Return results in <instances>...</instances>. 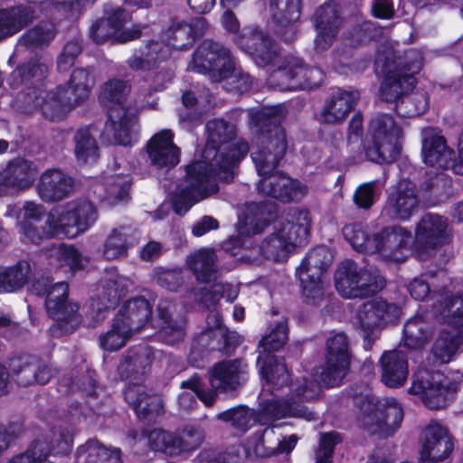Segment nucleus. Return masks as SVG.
<instances>
[{"mask_svg": "<svg viewBox=\"0 0 463 463\" xmlns=\"http://www.w3.org/2000/svg\"><path fill=\"white\" fill-rule=\"evenodd\" d=\"M257 188L260 193L284 203L298 202L307 194L305 185L279 172L261 178Z\"/></svg>", "mask_w": 463, "mask_h": 463, "instance_id": "nucleus-24", "label": "nucleus"}, {"mask_svg": "<svg viewBox=\"0 0 463 463\" xmlns=\"http://www.w3.org/2000/svg\"><path fill=\"white\" fill-rule=\"evenodd\" d=\"M217 256L215 251L209 249L199 250L187 259V265L197 280L211 282L218 275Z\"/></svg>", "mask_w": 463, "mask_h": 463, "instance_id": "nucleus-38", "label": "nucleus"}, {"mask_svg": "<svg viewBox=\"0 0 463 463\" xmlns=\"http://www.w3.org/2000/svg\"><path fill=\"white\" fill-rule=\"evenodd\" d=\"M400 313V308L395 304L388 303L382 298L367 301L360 307L356 320L366 348H371L378 337L376 329L395 322Z\"/></svg>", "mask_w": 463, "mask_h": 463, "instance_id": "nucleus-14", "label": "nucleus"}, {"mask_svg": "<svg viewBox=\"0 0 463 463\" xmlns=\"http://www.w3.org/2000/svg\"><path fill=\"white\" fill-rule=\"evenodd\" d=\"M460 344L461 337L458 332L441 331L431 348L433 365L437 366L449 363Z\"/></svg>", "mask_w": 463, "mask_h": 463, "instance_id": "nucleus-42", "label": "nucleus"}, {"mask_svg": "<svg viewBox=\"0 0 463 463\" xmlns=\"http://www.w3.org/2000/svg\"><path fill=\"white\" fill-rule=\"evenodd\" d=\"M73 151L77 162L89 164L99 157V148L96 138L88 128H79L73 136Z\"/></svg>", "mask_w": 463, "mask_h": 463, "instance_id": "nucleus-43", "label": "nucleus"}, {"mask_svg": "<svg viewBox=\"0 0 463 463\" xmlns=\"http://www.w3.org/2000/svg\"><path fill=\"white\" fill-rule=\"evenodd\" d=\"M419 463H451L454 440L447 427L431 420L419 439Z\"/></svg>", "mask_w": 463, "mask_h": 463, "instance_id": "nucleus-15", "label": "nucleus"}, {"mask_svg": "<svg viewBox=\"0 0 463 463\" xmlns=\"http://www.w3.org/2000/svg\"><path fill=\"white\" fill-rule=\"evenodd\" d=\"M20 232L24 241L39 244L46 239L62 236L53 210L47 215L44 225H37V222H20Z\"/></svg>", "mask_w": 463, "mask_h": 463, "instance_id": "nucleus-40", "label": "nucleus"}, {"mask_svg": "<svg viewBox=\"0 0 463 463\" xmlns=\"http://www.w3.org/2000/svg\"><path fill=\"white\" fill-rule=\"evenodd\" d=\"M36 173V165L32 161L15 158L4 169L1 179L5 186L25 190L33 185Z\"/></svg>", "mask_w": 463, "mask_h": 463, "instance_id": "nucleus-32", "label": "nucleus"}, {"mask_svg": "<svg viewBox=\"0 0 463 463\" xmlns=\"http://www.w3.org/2000/svg\"><path fill=\"white\" fill-rule=\"evenodd\" d=\"M312 22L317 31L315 50L317 52H325L333 44L342 24L337 4L330 1L319 6L312 17Z\"/></svg>", "mask_w": 463, "mask_h": 463, "instance_id": "nucleus-20", "label": "nucleus"}, {"mask_svg": "<svg viewBox=\"0 0 463 463\" xmlns=\"http://www.w3.org/2000/svg\"><path fill=\"white\" fill-rule=\"evenodd\" d=\"M261 413L269 420H279L285 417L304 418L307 420L316 419L313 411L292 399L269 400L261 403Z\"/></svg>", "mask_w": 463, "mask_h": 463, "instance_id": "nucleus-34", "label": "nucleus"}, {"mask_svg": "<svg viewBox=\"0 0 463 463\" xmlns=\"http://www.w3.org/2000/svg\"><path fill=\"white\" fill-rule=\"evenodd\" d=\"M453 232L449 220L439 214L425 213L414 231V251L420 260L430 257L452 241Z\"/></svg>", "mask_w": 463, "mask_h": 463, "instance_id": "nucleus-10", "label": "nucleus"}, {"mask_svg": "<svg viewBox=\"0 0 463 463\" xmlns=\"http://www.w3.org/2000/svg\"><path fill=\"white\" fill-rule=\"evenodd\" d=\"M216 419L230 423L232 428L245 432L253 420V411L246 406H238L218 413Z\"/></svg>", "mask_w": 463, "mask_h": 463, "instance_id": "nucleus-54", "label": "nucleus"}, {"mask_svg": "<svg viewBox=\"0 0 463 463\" xmlns=\"http://www.w3.org/2000/svg\"><path fill=\"white\" fill-rule=\"evenodd\" d=\"M374 65L375 72L384 77L380 88L382 99L395 102L414 88V74L420 70L421 61L418 56H397L392 47L383 46L377 52Z\"/></svg>", "mask_w": 463, "mask_h": 463, "instance_id": "nucleus-2", "label": "nucleus"}, {"mask_svg": "<svg viewBox=\"0 0 463 463\" xmlns=\"http://www.w3.org/2000/svg\"><path fill=\"white\" fill-rule=\"evenodd\" d=\"M359 410V426L379 439L393 435L403 420L402 408L394 399L367 395L361 399Z\"/></svg>", "mask_w": 463, "mask_h": 463, "instance_id": "nucleus-5", "label": "nucleus"}, {"mask_svg": "<svg viewBox=\"0 0 463 463\" xmlns=\"http://www.w3.org/2000/svg\"><path fill=\"white\" fill-rule=\"evenodd\" d=\"M247 46L260 65L272 63L278 57L272 40L262 32H255L247 38Z\"/></svg>", "mask_w": 463, "mask_h": 463, "instance_id": "nucleus-46", "label": "nucleus"}, {"mask_svg": "<svg viewBox=\"0 0 463 463\" xmlns=\"http://www.w3.org/2000/svg\"><path fill=\"white\" fill-rule=\"evenodd\" d=\"M30 265L26 261H19L14 266L0 267V294L11 293L23 288L27 282Z\"/></svg>", "mask_w": 463, "mask_h": 463, "instance_id": "nucleus-45", "label": "nucleus"}, {"mask_svg": "<svg viewBox=\"0 0 463 463\" xmlns=\"http://www.w3.org/2000/svg\"><path fill=\"white\" fill-rule=\"evenodd\" d=\"M381 381L390 388H399L407 381L409 365L407 354L402 350L385 351L379 361Z\"/></svg>", "mask_w": 463, "mask_h": 463, "instance_id": "nucleus-29", "label": "nucleus"}, {"mask_svg": "<svg viewBox=\"0 0 463 463\" xmlns=\"http://www.w3.org/2000/svg\"><path fill=\"white\" fill-rule=\"evenodd\" d=\"M54 36L52 25H37L24 34L19 43L28 48L40 47L49 44Z\"/></svg>", "mask_w": 463, "mask_h": 463, "instance_id": "nucleus-60", "label": "nucleus"}, {"mask_svg": "<svg viewBox=\"0 0 463 463\" xmlns=\"http://www.w3.org/2000/svg\"><path fill=\"white\" fill-rule=\"evenodd\" d=\"M309 212L295 210L261 242V254L273 261H284L297 245L307 241L310 228Z\"/></svg>", "mask_w": 463, "mask_h": 463, "instance_id": "nucleus-4", "label": "nucleus"}, {"mask_svg": "<svg viewBox=\"0 0 463 463\" xmlns=\"http://www.w3.org/2000/svg\"><path fill=\"white\" fill-rule=\"evenodd\" d=\"M11 373L18 385L45 384L52 376L51 368L34 356L24 355L10 363Z\"/></svg>", "mask_w": 463, "mask_h": 463, "instance_id": "nucleus-26", "label": "nucleus"}, {"mask_svg": "<svg viewBox=\"0 0 463 463\" xmlns=\"http://www.w3.org/2000/svg\"><path fill=\"white\" fill-rule=\"evenodd\" d=\"M458 389V384L439 371L420 369L413 375L410 392L420 395L428 408L438 410L446 405L448 396Z\"/></svg>", "mask_w": 463, "mask_h": 463, "instance_id": "nucleus-13", "label": "nucleus"}, {"mask_svg": "<svg viewBox=\"0 0 463 463\" xmlns=\"http://www.w3.org/2000/svg\"><path fill=\"white\" fill-rule=\"evenodd\" d=\"M408 108V110L403 111V115L407 117L419 116L429 108V98L425 92H417L410 97H405L401 100V104H396V109L399 113H402V108Z\"/></svg>", "mask_w": 463, "mask_h": 463, "instance_id": "nucleus-62", "label": "nucleus"}, {"mask_svg": "<svg viewBox=\"0 0 463 463\" xmlns=\"http://www.w3.org/2000/svg\"><path fill=\"white\" fill-rule=\"evenodd\" d=\"M350 364L349 339L343 332L332 333L326 343V361L320 373V383L326 387L338 385Z\"/></svg>", "mask_w": 463, "mask_h": 463, "instance_id": "nucleus-16", "label": "nucleus"}, {"mask_svg": "<svg viewBox=\"0 0 463 463\" xmlns=\"http://www.w3.org/2000/svg\"><path fill=\"white\" fill-rule=\"evenodd\" d=\"M68 296L69 286L65 282L56 283L47 290L45 307L48 315L56 322L52 327L56 335L72 333L82 321L78 303L69 300Z\"/></svg>", "mask_w": 463, "mask_h": 463, "instance_id": "nucleus-11", "label": "nucleus"}, {"mask_svg": "<svg viewBox=\"0 0 463 463\" xmlns=\"http://www.w3.org/2000/svg\"><path fill=\"white\" fill-rule=\"evenodd\" d=\"M298 60L293 59L287 65L279 67L278 71L271 75L273 80L278 82L280 90H296L299 72H298Z\"/></svg>", "mask_w": 463, "mask_h": 463, "instance_id": "nucleus-61", "label": "nucleus"}, {"mask_svg": "<svg viewBox=\"0 0 463 463\" xmlns=\"http://www.w3.org/2000/svg\"><path fill=\"white\" fill-rule=\"evenodd\" d=\"M131 285V281L119 275L116 269H111L105 271L96 288L97 299H91L90 310L87 313L92 326H96L105 319V313L126 296Z\"/></svg>", "mask_w": 463, "mask_h": 463, "instance_id": "nucleus-12", "label": "nucleus"}, {"mask_svg": "<svg viewBox=\"0 0 463 463\" xmlns=\"http://www.w3.org/2000/svg\"><path fill=\"white\" fill-rule=\"evenodd\" d=\"M342 441L341 436L336 431L320 434L319 449L316 453V463H332L335 447Z\"/></svg>", "mask_w": 463, "mask_h": 463, "instance_id": "nucleus-64", "label": "nucleus"}, {"mask_svg": "<svg viewBox=\"0 0 463 463\" xmlns=\"http://www.w3.org/2000/svg\"><path fill=\"white\" fill-rule=\"evenodd\" d=\"M410 238L411 232L402 226L386 227L374 235L373 252H379L383 257L397 261L402 260V250L406 249Z\"/></svg>", "mask_w": 463, "mask_h": 463, "instance_id": "nucleus-27", "label": "nucleus"}, {"mask_svg": "<svg viewBox=\"0 0 463 463\" xmlns=\"http://www.w3.org/2000/svg\"><path fill=\"white\" fill-rule=\"evenodd\" d=\"M62 236L74 238L97 219L94 205L86 200L72 201L52 209Z\"/></svg>", "mask_w": 463, "mask_h": 463, "instance_id": "nucleus-18", "label": "nucleus"}, {"mask_svg": "<svg viewBox=\"0 0 463 463\" xmlns=\"http://www.w3.org/2000/svg\"><path fill=\"white\" fill-rule=\"evenodd\" d=\"M124 395L139 418L158 416L163 412L162 398L157 394L146 393L142 386H128Z\"/></svg>", "mask_w": 463, "mask_h": 463, "instance_id": "nucleus-33", "label": "nucleus"}, {"mask_svg": "<svg viewBox=\"0 0 463 463\" xmlns=\"http://www.w3.org/2000/svg\"><path fill=\"white\" fill-rule=\"evenodd\" d=\"M35 18V11L32 6H16L0 10V41L11 36Z\"/></svg>", "mask_w": 463, "mask_h": 463, "instance_id": "nucleus-37", "label": "nucleus"}, {"mask_svg": "<svg viewBox=\"0 0 463 463\" xmlns=\"http://www.w3.org/2000/svg\"><path fill=\"white\" fill-rule=\"evenodd\" d=\"M369 132L372 140L364 147L368 160L379 164L395 161L401 153L402 130L394 118L388 114L375 115L370 121Z\"/></svg>", "mask_w": 463, "mask_h": 463, "instance_id": "nucleus-8", "label": "nucleus"}, {"mask_svg": "<svg viewBox=\"0 0 463 463\" xmlns=\"http://www.w3.org/2000/svg\"><path fill=\"white\" fill-rule=\"evenodd\" d=\"M288 327L286 318L279 321L260 341L259 348H262L263 352L272 353L279 350L288 341Z\"/></svg>", "mask_w": 463, "mask_h": 463, "instance_id": "nucleus-53", "label": "nucleus"}, {"mask_svg": "<svg viewBox=\"0 0 463 463\" xmlns=\"http://www.w3.org/2000/svg\"><path fill=\"white\" fill-rule=\"evenodd\" d=\"M73 441L71 432L62 427L53 428L37 438L33 444L47 459L52 452L65 454L71 450Z\"/></svg>", "mask_w": 463, "mask_h": 463, "instance_id": "nucleus-36", "label": "nucleus"}, {"mask_svg": "<svg viewBox=\"0 0 463 463\" xmlns=\"http://www.w3.org/2000/svg\"><path fill=\"white\" fill-rule=\"evenodd\" d=\"M279 439L276 437L273 430H264L255 433L248 440V450L257 457L267 458L277 453Z\"/></svg>", "mask_w": 463, "mask_h": 463, "instance_id": "nucleus-48", "label": "nucleus"}, {"mask_svg": "<svg viewBox=\"0 0 463 463\" xmlns=\"http://www.w3.org/2000/svg\"><path fill=\"white\" fill-rule=\"evenodd\" d=\"M129 86L121 80H109L103 86L100 99L109 108V121L103 135L110 144L128 146L131 142L132 128L137 122V111L125 105Z\"/></svg>", "mask_w": 463, "mask_h": 463, "instance_id": "nucleus-3", "label": "nucleus"}, {"mask_svg": "<svg viewBox=\"0 0 463 463\" xmlns=\"http://www.w3.org/2000/svg\"><path fill=\"white\" fill-rule=\"evenodd\" d=\"M165 38L174 48L184 49L193 43L191 26L184 21L173 20Z\"/></svg>", "mask_w": 463, "mask_h": 463, "instance_id": "nucleus-56", "label": "nucleus"}, {"mask_svg": "<svg viewBox=\"0 0 463 463\" xmlns=\"http://www.w3.org/2000/svg\"><path fill=\"white\" fill-rule=\"evenodd\" d=\"M261 360H263V364L260 367V373L270 388L279 390L288 384L289 373L284 358L271 354L265 356L260 354L258 363Z\"/></svg>", "mask_w": 463, "mask_h": 463, "instance_id": "nucleus-39", "label": "nucleus"}, {"mask_svg": "<svg viewBox=\"0 0 463 463\" xmlns=\"http://www.w3.org/2000/svg\"><path fill=\"white\" fill-rule=\"evenodd\" d=\"M106 195L104 200L109 205H116L127 199L130 187L127 176L113 175L105 183Z\"/></svg>", "mask_w": 463, "mask_h": 463, "instance_id": "nucleus-57", "label": "nucleus"}, {"mask_svg": "<svg viewBox=\"0 0 463 463\" xmlns=\"http://www.w3.org/2000/svg\"><path fill=\"white\" fill-rule=\"evenodd\" d=\"M207 143L203 160L186 166V177L177 186L173 202L176 213H185L195 203L215 194V179L229 183L234 177V168L248 153L249 146L235 140L234 125L223 119L207 122Z\"/></svg>", "mask_w": 463, "mask_h": 463, "instance_id": "nucleus-1", "label": "nucleus"}, {"mask_svg": "<svg viewBox=\"0 0 463 463\" xmlns=\"http://www.w3.org/2000/svg\"><path fill=\"white\" fill-rule=\"evenodd\" d=\"M151 315L152 307L148 300L137 297L124 303L114 318L133 336L144 328Z\"/></svg>", "mask_w": 463, "mask_h": 463, "instance_id": "nucleus-28", "label": "nucleus"}, {"mask_svg": "<svg viewBox=\"0 0 463 463\" xmlns=\"http://www.w3.org/2000/svg\"><path fill=\"white\" fill-rule=\"evenodd\" d=\"M420 197L415 184L401 180L389 194L384 211L392 218L408 220L418 212Z\"/></svg>", "mask_w": 463, "mask_h": 463, "instance_id": "nucleus-22", "label": "nucleus"}, {"mask_svg": "<svg viewBox=\"0 0 463 463\" xmlns=\"http://www.w3.org/2000/svg\"><path fill=\"white\" fill-rule=\"evenodd\" d=\"M433 335V328L422 317L415 316L406 321L403 326L405 346L411 349L423 347Z\"/></svg>", "mask_w": 463, "mask_h": 463, "instance_id": "nucleus-41", "label": "nucleus"}, {"mask_svg": "<svg viewBox=\"0 0 463 463\" xmlns=\"http://www.w3.org/2000/svg\"><path fill=\"white\" fill-rule=\"evenodd\" d=\"M134 235L130 226L114 228L104 243L103 255L107 260H117L125 257L129 247V240Z\"/></svg>", "mask_w": 463, "mask_h": 463, "instance_id": "nucleus-44", "label": "nucleus"}, {"mask_svg": "<svg viewBox=\"0 0 463 463\" xmlns=\"http://www.w3.org/2000/svg\"><path fill=\"white\" fill-rule=\"evenodd\" d=\"M144 435L147 438L149 447L156 450L169 454L170 456L176 455L175 447V434L165 431L163 429H154L149 430Z\"/></svg>", "mask_w": 463, "mask_h": 463, "instance_id": "nucleus-58", "label": "nucleus"}, {"mask_svg": "<svg viewBox=\"0 0 463 463\" xmlns=\"http://www.w3.org/2000/svg\"><path fill=\"white\" fill-rule=\"evenodd\" d=\"M345 239L358 251L373 252V238L371 239L366 226L361 222L345 225L342 230Z\"/></svg>", "mask_w": 463, "mask_h": 463, "instance_id": "nucleus-50", "label": "nucleus"}, {"mask_svg": "<svg viewBox=\"0 0 463 463\" xmlns=\"http://www.w3.org/2000/svg\"><path fill=\"white\" fill-rule=\"evenodd\" d=\"M146 153L152 166L171 169L180 161V148L174 143V134L164 129L155 134L147 142Z\"/></svg>", "mask_w": 463, "mask_h": 463, "instance_id": "nucleus-23", "label": "nucleus"}, {"mask_svg": "<svg viewBox=\"0 0 463 463\" xmlns=\"http://www.w3.org/2000/svg\"><path fill=\"white\" fill-rule=\"evenodd\" d=\"M332 262V255L326 247L311 250L297 269L301 284L304 301L309 305H318L324 300L326 291L322 275Z\"/></svg>", "mask_w": 463, "mask_h": 463, "instance_id": "nucleus-9", "label": "nucleus"}, {"mask_svg": "<svg viewBox=\"0 0 463 463\" xmlns=\"http://www.w3.org/2000/svg\"><path fill=\"white\" fill-rule=\"evenodd\" d=\"M422 156L425 164L448 168L454 161L455 153L447 146L444 137L433 128H427L423 131Z\"/></svg>", "mask_w": 463, "mask_h": 463, "instance_id": "nucleus-30", "label": "nucleus"}, {"mask_svg": "<svg viewBox=\"0 0 463 463\" xmlns=\"http://www.w3.org/2000/svg\"><path fill=\"white\" fill-rule=\"evenodd\" d=\"M262 122L261 129L255 137L251 158L258 174L263 177L275 172L287 150L284 130L279 126L277 117Z\"/></svg>", "mask_w": 463, "mask_h": 463, "instance_id": "nucleus-6", "label": "nucleus"}, {"mask_svg": "<svg viewBox=\"0 0 463 463\" xmlns=\"http://www.w3.org/2000/svg\"><path fill=\"white\" fill-rule=\"evenodd\" d=\"M232 69L233 61L230 51L220 43L205 40L194 54L192 70L209 73L213 81L227 78Z\"/></svg>", "mask_w": 463, "mask_h": 463, "instance_id": "nucleus-17", "label": "nucleus"}, {"mask_svg": "<svg viewBox=\"0 0 463 463\" xmlns=\"http://www.w3.org/2000/svg\"><path fill=\"white\" fill-rule=\"evenodd\" d=\"M270 9L274 21L281 26H288L300 17V0H270Z\"/></svg>", "mask_w": 463, "mask_h": 463, "instance_id": "nucleus-49", "label": "nucleus"}, {"mask_svg": "<svg viewBox=\"0 0 463 463\" xmlns=\"http://www.w3.org/2000/svg\"><path fill=\"white\" fill-rule=\"evenodd\" d=\"M153 359V351L147 345L129 349L118 365L120 377L131 383V386H140L139 383L150 372Z\"/></svg>", "mask_w": 463, "mask_h": 463, "instance_id": "nucleus-25", "label": "nucleus"}, {"mask_svg": "<svg viewBox=\"0 0 463 463\" xmlns=\"http://www.w3.org/2000/svg\"><path fill=\"white\" fill-rule=\"evenodd\" d=\"M204 431L201 428L187 426L183 430L182 434H175L176 455L184 451L196 449L204 440Z\"/></svg>", "mask_w": 463, "mask_h": 463, "instance_id": "nucleus-59", "label": "nucleus"}, {"mask_svg": "<svg viewBox=\"0 0 463 463\" xmlns=\"http://www.w3.org/2000/svg\"><path fill=\"white\" fill-rule=\"evenodd\" d=\"M76 180L61 168H48L39 176L36 192L45 203L61 202L75 191Z\"/></svg>", "mask_w": 463, "mask_h": 463, "instance_id": "nucleus-19", "label": "nucleus"}, {"mask_svg": "<svg viewBox=\"0 0 463 463\" xmlns=\"http://www.w3.org/2000/svg\"><path fill=\"white\" fill-rule=\"evenodd\" d=\"M77 463H122L119 449L108 448L96 439L80 445L76 452Z\"/></svg>", "mask_w": 463, "mask_h": 463, "instance_id": "nucleus-35", "label": "nucleus"}, {"mask_svg": "<svg viewBox=\"0 0 463 463\" xmlns=\"http://www.w3.org/2000/svg\"><path fill=\"white\" fill-rule=\"evenodd\" d=\"M443 302L435 306L440 320L453 327L463 326V293L449 297L441 296Z\"/></svg>", "mask_w": 463, "mask_h": 463, "instance_id": "nucleus-47", "label": "nucleus"}, {"mask_svg": "<svg viewBox=\"0 0 463 463\" xmlns=\"http://www.w3.org/2000/svg\"><path fill=\"white\" fill-rule=\"evenodd\" d=\"M69 85L74 89L77 95L88 99L92 87L94 86V79L88 69H75L68 81Z\"/></svg>", "mask_w": 463, "mask_h": 463, "instance_id": "nucleus-63", "label": "nucleus"}, {"mask_svg": "<svg viewBox=\"0 0 463 463\" xmlns=\"http://www.w3.org/2000/svg\"><path fill=\"white\" fill-rule=\"evenodd\" d=\"M359 98L358 90L338 89L326 100L319 115V120L328 124H336L343 121Z\"/></svg>", "mask_w": 463, "mask_h": 463, "instance_id": "nucleus-31", "label": "nucleus"}, {"mask_svg": "<svg viewBox=\"0 0 463 463\" xmlns=\"http://www.w3.org/2000/svg\"><path fill=\"white\" fill-rule=\"evenodd\" d=\"M132 335L114 318L111 329L99 337L100 347L109 352H115L125 346Z\"/></svg>", "mask_w": 463, "mask_h": 463, "instance_id": "nucleus-55", "label": "nucleus"}, {"mask_svg": "<svg viewBox=\"0 0 463 463\" xmlns=\"http://www.w3.org/2000/svg\"><path fill=\"white\" fill-rule=\"evenodd\" d=\"M337 292L345 298H364L385 287V279L375 269L360 267L351 260L342 261L335 272Z\"/></svg>", "mask_w": 463, "mask_h": 463, "instance_id": "nucleus-7", "label": "nucleus"}, {"mask_svg": "<svg viewBox=\"0 0 463 463\" xmlns=\"http://www.w3.org/2000/svg\"><path fill=\"white\" fill-rule=\"evenodd\" d=\"M248 365L242 359L224 360L216 363L210 371V383L222 392H235L246 382Z\"/></svg>", "mask_w": 463, "mask_h": 463, "instance_id": "nucleus-21", "label": "nucleus"}, {"mask_svg": "<svg viewBox=\"0 0 463 463\" xmlns=\"http://www.w3.org/2000/svg\"><path fill=\"white\" fill-rule=\"evenodd\" d=\"M162 45L158 42H151L146 46V51L134 53L128 61L133 70H149L157 61L163 59Z\"/></svg>", "mask_w": 463, "mask_h": 463, "instance_id": "nucleus-52", "label": "nucleus"}, {"mask_svg": "<svg viewBox=\"0 0 463 463\" xmlns=\"http://www.w3.org/2000/svg\"><path fill=\"white\" fill-rule=\"evenodd\" d=\"M70 99L64 102L55 90L45 93L41 110L43 115L50 120H61L71 111L69 109Z\"/></svg>", "mask_w": 463, "mask_h": 463, "instance_id": "nucleus-51", "label": "nucleus"}]
</instances>
